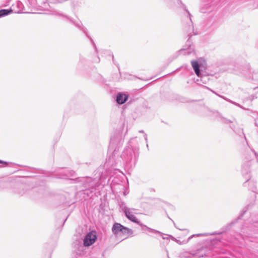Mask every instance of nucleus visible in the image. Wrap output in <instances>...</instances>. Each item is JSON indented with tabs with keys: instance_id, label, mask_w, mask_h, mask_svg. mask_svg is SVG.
Segmentation results:
<instances>
[{
	"instance_id": "5701e85b",
	"label": "nucleus",
	"mask_w": 258,
	"mask_h": 258,
	"mask_svg": "<svg viewBox=\"0 0 258 258\" xmlns=\"http://www.w3.org/2000/svg\"><path fill=\"white\" fill-rule=\"evenodd\" d=\"M52 14L53 15H59V16H63L62 14H59V13L58 12H53Z\"/></svg>"
},
{
	"instance_id": "9b49d317",
	"label": "nucleus",
	"mask_w": 258,
	"mask_h": 258,
	"mask_svg": "<svg viewBox=\"0 0 258 258\" xmlns=\"http://www.w3.org/2000/svg\"><path fill=\"white\" fill-rule=\"evenodd\" d=\"M87 185H85L86 188L93 189L95 187L99 185V183L96 182L95 180H93L91 178H88L87 183Z\"/></svg>"
},
{
	"instance_id": "c756f323",
	"label": "nucleus",
	"mask_w": 258,
	"mask_h": 258,
	"mask_svg": "<svg viewBox=\"0 0 258 258\" xmlns=\"http://www.w3.org/2000/svg\"><path fill=\"white\" fill-rule=\"evenodd\" d=\"M76 25L78 27V28H80V26L79 25H78L77 24H76Z\"/></svg>"
},
{
	"instance_id": "bb28decb",
	"label": "nucleus",
	"mask_w": 258,
	"mask_h": 258,
	"mask_svg": "<svg viewBox=\"0 0 258 258\" xmlns=\"http://www.w3.org/2000/svg\"><path fill=\"white\" fill-rule=\"evenodd\" d=\"M99 61H100V58L99 57H97L96 60H95V61L97 62H99Z\"/></svg>"
},
{
	"instance_id": "9d476101",
	"label": "nucleus",
	"mask_w": 258,
	"mask_h": 258,
	"mask_svg": "<svg viewBox=\"0 0 258 258\" xmlns=\"http://www.w3.org/2000/svg\"><path fill=\"white\" fill-rule=\"evenodd\" d=\"M123 227L124 226L120 224L115 223L112 227V231L114 234H117L120 232L122 233Z\"/></svg>"
},
{
	"instance_id": "7ed1b4c3",
	"label": "nucleus",
	"mask_w": 258,
	"mask_h": 258,
	"mask_svg": "<svg viewBox=\"0 0 258 258\" xmlns=\"http://www.w3.org/2000/svg\"><path fill=\"white\" fill-rule=\"evenodd\" d=\"M183 8L184 10V16L187 18V26L185 27V31H186L188 37H191L192 35H196L197 33L194 32V27L192 22L191 19V15L189 13V11L186 9L185 7L183 5Z\"/></svg>"
},
{
	"instance_id": "423d86ee",
	"label": "nucleus",
	"mask_w": 258,
	"mask_h": 258,
	"mask_svg": "<svg viewBox=\"0 0 258 258\" xmlns=\"http://www.w3.org/2000/svg\"><path fill=\"white\" fill-rule=\"evenodd\" d=\"M59 174L60 175L58 177L59 178L69 179L70 180H75L76 182H79L80 181L79 178H77L76 179L73 178V177H75L76 176L75 172L73 170L65 169L62 170L61 172H59Z\"/></svg>"
},
{
	"instance_id": "dca6fc26",
	"label": "nucleus",
	"mask_w": 258,
	"mask_h": 258,
	"mask_svg": "<svg viewBox=\"0 0 258 258\" xmlns=\"http://www.w3.org/2000/svg\"><path fill=\"white\" fill-rule=\"evenodd\" d=\"M123 230V231L122 232V233L123 234H128V235H132L133 234V231L131 229H129L124 226Z\"/></svg>"
},
{
	"instance_id": "f03ea898",
	"label": "nucleus",
	"mask_w": 258,
	"mask_h": 258,
	"mask_svg": "<svg viewBox=\"0 0 258 258\" xmlns=\"http://www.w3.org/2000/svg\"><path fill=\"white\" fill-rule=\"evenodd\" d=\"M71 258H81V229L79 227L72 238Z\"/></svg>"
},
{
	"instance_id": "473e14b6",
	"label": "nucleus",
	"mask_w": 258,
	"mask_h": 258,
	"mask_svg": "<svg viewBox=\"0 0 258 258\" xmlns=\"http://www.w3.org/2000/svg\"><path fill=\"white\" fill-rule=\"evenodd\" d=\"M180 230H183L184 229H179Z\"/></svg>"
},
{
	"instance_id": "393cba45",
	"label": "nucleus",
	"mask_w": 258,
	"mask_h": 258,
	"mask_svg": "<svg viewBox=\"0 0 258 258\" xmlns=\"http://www.w3.org/2000/svg\"><path fill=\"white\" fill-rule=\"evenodd\" d=\"M0 163H3L5 164V166H6L8 165V163L6 162H5L3 160H0Z\"/></svg>"
},
{
	"instance_id": "7c9ffc66",
	"label": "nucleus",
	"mask_w": 258,
	"mask_h": 258,
	"mask_svg": "<svg viewBox=\"0 0 258 258\" xmlns=\"http://www.w3.org/2000/svg\"><path fill=\"white\" fill-rule=\"evenodd\" d=\"M82 30L83 31L84 33H86V31L83 29L82 28Z\"/></svg>"
},
{
	"instance_id": "2eb2a0df",
	"label": "nucleus",
	"mask_w": 258,
	"mask_h": 258,
	"mask_svg": "<svg viewBox=\"0 0 258 258\" xmlns=\"http://www.w3.org/2000/svg\"><path fill=\"white\" fill-rule=\"evenodd\" d=\"M207 89H208L209 90H210L211 92H212L213 93L215 94L216 95H217V96H219L220 97H221V98H222L224 99V100H226V101H228V102H231V103H233V104H235V105H237V106H240V105H239V104H238L237 103H236V102H233V101H232L230 100V99H228V98H226L225 97H224V96H222V95H219V94H217L216 92H215V91H214L213 90H211V89H209V88H208V87H207Z\"/></svg>"
},
{
	"instance_id": "2f4dec72",
	"label": "nucleus",
	"mask_w": 258,
	"mask_h": 258,
	"mask_svg": "<svg viewBox=\"0 0 258 258\" xmlns=\"http://www.w3.org/2000/svg\"><path fill=\"white\" fill-rule=\"evenodd\" d=\"M230 127H231V128H232L233 130H234V126H230Z\"/></svg>"
},
{
	"instance_id": "4be33fe9",
	"label": "nucleus",
	"mask_w": 258,
	"mask_h": 258,
	"mask_svg": "<svg viewBox=\"0 0 258 258\" xmlns=\"http://www.w3.org/2000/svg\"><path fill=\"white\" fill-rule=\"evenodd\" d=\"M91 41L92 43H93V46H94V47L95 48V51L96 52H97V47L96 46L95 44L94 43V41H93V40L92 39H91Z\"/></svg>"
},
{
	"instance_id": "aec40b11",
	"label": "nucleus",
	"mask_w": 258,
	"mask_h": 258,
	"mask_svg": "<svg viewBox=\"0 0 258 258\" xmlns=\"http://www.w3.org/2000/svg\"><path fill=\"white\" fill-rule=\"evenodd\" d=\"M249 171V166H246V167H245V165H243L242 166V172L243 173H248Z\"/></svg>"
},
{
	"instance_id": "c85d7f7f",
	"label": "nucleus",
	"mask_w": 258,
	"mask_h": 258,
	"mask_svg": "<svg viewBox=\"0 0 258 258\" xmlns=\"http://www.w3.org/2000/svg\"><path fill=\"white\" fill-rule=\"evenodd\" d=\"M140 133H144V131L143 130H141L139 131Z\"/></svg>"
},
{
	"instance_id": "f3484780",
	"label": "nucleus",
	"mask_w": 258,
	"mask_h": 258,
	"mask_svg": "<svg viewBox=\"0 0 258 258\" xmlns=\"http://www.w3.org/2000/svg\"><path fill=\"white\" fill-rule=\"evenodd\" d=\"M192 50H193V49L191 48H189V50H185V49H182L180 50V52L181 53H183L185 54L188 55L191 53V52H192Z\"/></svg>"
},
{
	"instance_id": "a878e982",
	"label": "nucleus",
	"mask_w": 258,
	"mask_h": 258,
	"mask_svg": "<svg viewBox=\"0 0 258 258\" xmlns=\"http://www.w3.org/2000/svg\"><path fill=\"white\" fill-rule=\"evenodd\" d=\"M174 1L177 2V3L178 4H181V2L180 0H174Z\"/></svg>"
},
{
	"instance_id": "412c9836",
	"label": "nucleus",
	"mask_w": 258,
	"mask_h": 258,
	"mask_svg": "<svg viewBox=\"0 0 258 258\" xmlns=\"http://www.w3.org/2000/svg\"><path fill=\"white\" fill-rule=\"evenodd\" d=\"M144 138H145V141H146V143H147V142H148V138H147V134H145V135H144ZM147 145V148H148V143H147V145Z\"/></svg>"
},
{
	"instance_id": "f257e3e1",
	"label": "nucleus",
	"mask_w": 258,
	"mask_h": 258,
	"mask_svg": "<svg viewBox=\"0 0 258 258\" xmlns=\"http://www.w3.org/2000/svg\"><path fill=\"white\" fill-rule=\"evenodd\" d=\"M120 208L128 219L142 227L143 230H147L150 232L154 233L155 234L158 233L161 235L162 234V233L160 231L148 227L146 225L141 223L140 221H139L134 215V214H137L136 212H135L136 211L135 209L129 208L125 206L123 203H122L120 205Z\"/></svg>"
},
{
	"instance_id": "6ab92c4d",
	"label": "nucleus",
	"mask_w": 258,
	"mask_h": 258,
	"mask_svg": "<svg viewBox=\"0 0 258 258\" xmlns=\"http://www.w3.org/2000/svg\"><path fill=\"white\" fill-rule=\"evenodd\" d=\"M221 121L223 122V123H229L230 122H232L233 121L229 120V119H227L225 118H224V117H222L221 118Z\"/></svg>"
},
{
	"instance_id": "39448f33",
	"label": "nucleus",
	"mask_w": 258,
	"mask_h": 258,
	"mask_svg": "<svg viewBox=\"0 0 258 258\" xmlns=\"http://www.w3.org/2000/svg\"><path fill=\"white\" fill-rule=\"evenodd\" d=\"M97 239V232L95 230H92L88 232L84 239V245L85 246H89L94 244Z\"/></svg>"
},
{
	"instance_id": "a211bd4d",
	"label": "nucleus",
	"mask_w": 258,
	"mask_h": 258,
	"mask_svg": "<svg viewBox=\"0 0 258 258\" xmlns=\"http://www.w3.org/2000/svg\"><path fill=\"white\" fill-rule=\"evenodd\" d=\"M207 235V234H193L191 236H189L187 239V241H188L189 240H190L192 237L195 236H206Z\"/></svg>"
},
{
	"instance_id": "b1692460",
	"label": "nucleus",
	"mask_w": 258,
	"mask_h": 258,
	"mask_svg": "<svg viewBox=\"0 0 258 258\" xmlns=\"http://www.w3.org/2000/svg\"><path fill=\"white\" fill-rule=\"evenodd\" d=\"M252 152L255 155V158H256L257 160L258 161V154H257L254 151H252Z\"/></svg>"
},
{
	"instance_id": "1a4fd4ad",
	"label": "nucleus",
	"mask_w": 258,
	"mask_h": 258,
	"mask_svg": "<svg viewBox=\"0 0 258 258\" xmlns=\"http://www.w3.org/2000/svg\"><path fill=\"white\" fill-rule=\"evenodd\" d=\"M133 150L131 148L126 149L122 153V156L126 160L130 161L133 156Z\"/></svg>"
},
{
	"instance_id": "20e7f679",
	"label": "nucleus",
	"mask_w": 258,
	"mask_h": 258,
	"mask_svg": "<svg viewBox=\"0 0 258 258\" xmlns=\"http://www.w3.org/2000/svg\"><path fill=\"white\" fill-rule=\"evenodd\" d=\"M120 144H122V140L121 136L119 133L112 136L109 145V150H113V153H114L116 151V147L118 146Z\"/></svg>"
},
{
	"instance_id": "4468645a",
	"label": "nucleus",
	"mask_w": 258,
	"mask_h": 258,
	"mask_svg": "<svg viewBox=\"0 0 258 258\" xmlns=\"http://www.w3.org/2000/svg\"><path fill=\"white\" fill-rule=\"evenodd\" d=\"M13 12L12 8L9 9H1L0 10V18L8 16Z\"/></svg>"
},
{
	"instance_id": "6e6552de",
	"label": "nucleus",
	"mask_w": 258,
	"mask_h": 258,
	"mask_svg": "<svg viewBox=\"0 0 258 258\" xmlns=\"http://www.w3.org/2000/svg\"><path fill=\"white\" fill-rule=\"evenodd\" d=\"M24 6L22 3L19 1L16 2V3L13 5L12 7V9L13 12H14L15 13H20L23 9Z\"/></svg>"
},
{
	"instance_id": "ddd939ff",
	"label": "nucleus",
	"mask_w": 258,
	"mask_h": 258,
	"mask_svg": "<svg viewBox=\"0 0 258 258\" xmlns=\"http://www.w3.org/2000/svg\"><path fill=\"white\" fill-rule=\"evenodd\" d=\"M247 184L249 187V189L253 192L256 191V187L255 182L253 181L247 180L246 182L244 183V186H246Z\"/></svg>"
},
{
	"instance_id": "0eeeda50",
	"label": "nucleus",
	"mask_w": 258,
	"mask_h": 258,
	"mask_svg": "<svg viewBox=\"0 0 258 258\" xmlns=\"http://www.w3.org/2000/svg\"><path fill=\"white\" fill-rule=\"evenodd\" d=\"M128 96L125 93L119 92L116 95V101L119 104H123L127 99Z\"/></svg>"
},
{
	"instance_id": "cd10ccee",
	"label": "nucleus",
	"mask_w": 258,
	"mask_h": 258,
	"mask_svg": "<svg viewBox=\"0 0 258 258\" xmlns=\"http://www.w3.org/2000/svg\"><path fill=\"white\" fill-rule=\"evenodd\" d=\"M205 78H206V77H201V81H203Z\"/></svg>"
},
{
	"instance_id": "f8f14e48",
	"label": "nucleus",
	"mask_w": 258,
	"mask_h": 258,
	"mask_svg": "<svg viewBox=\"0 0 258 258\" xmlns=\"http://www.w3.org/2000/svg\"><path fill=\"white\" fill-rule=\"evenodd\" d=\"M191 63L196 74L197 76L201 77V73L198 62L197 61H191Z\"/></svg>"
}]
</instances>
